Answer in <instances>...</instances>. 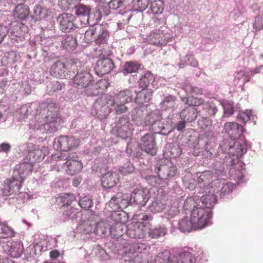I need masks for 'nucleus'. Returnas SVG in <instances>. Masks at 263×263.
<instances>
[{
  "label": "nucleus",
  "mask_w": 263,
  "mask_h": 263,
  "mask_svg": "<svg viewBox=\"0 0 263 263\" xmlns=\"http://www.w3.org/2000/svg\"><path fill=\"white\" fill-rule=\"evenodd\" d=\"M245 146L240 144L238 142H235L234 145H230L229 147L230 153L234 156H236L237 158L241 157L246 152L245 151Z\"/></svg>",
  "instance_id": "49530a36"
},
{
  "label": "nucleus",
  "mask_w": 263,
  "mask_h": 263,
  "mask_svg": "<svg viewBox=\"0 0 263 263\" xmlns=\"http://www.w3.org/2000/svg\"><path fill=\"white\" fill-rule=\"evenodd\" d=\"M176 97L172 95L164 97L163 100L160 104L161 109L164 110L173 109L176 104Z\"/></svg>",
  "instance_id": "c85d7f7f"
},
{
  "label": "nucleus",
  "mask_w": 263,
  "mask_h": 263,
  "mask_svg": "<svg viewBox=\"0 0 263 263\" xmlns=\"http://www.w3.org/2000/svg\"><path fill=\"white\" fill-rule=\"evenodd\" d=\"M197 116L196 109L195 108H185L182 110L180 114V118L187 122L194 121Z\"/></svg>",
  "instance_id": "cd10ccee"
},
{
  "label": "nucleus",
  "mask_w": 263,
  "mask_h": 263,
  "mask_svg": "<svg viewBox=\"0 0 263 263\" xmlns=\"http://www.w3.org/2000/svg\"><path fill=\"white\" fill-rule=\"evenodd\" d=\"M190 218L185 217L182 218L179 222V229L183 232H190L193 230H198L194 225V222Z\"/></svg>",
  "instance_id": "b1692460"
},
{
  "label": "nucleus",
  "mask_w": 263,
  "mask_h": 263,
  "mask_svg": "<svg viewBox=\"0 0 263 263\" xmlns=\"http://www.w3.org/2000/svg\"><path fill=\"white\" fill-rule=\"evenodd\" d=\"M30 14L29 7L24 4H18L13 10V16L17 21L26 20Z\"/></svg>",
  "instance_id": "6ab92c4d"
},
{
  "label": "nucleus",
  "mask_w": 263,
  "mask_h": 263,
  "mask_svg": "<svg viewBox=\"0 0 263 263\" xmlns=\"http://www.w3.org/2000/svg\"><path fill=\"white\" fill-rule=\"evenodd\" d=\"M145 107L144 106L135 108L132 112V121L137 126L146 125L147 123L146 121L145 114L144 111Z\"/></svg>",
  "instance_id": "a211bd4d"
},
{
  "label": "nucleus",
  "mask_w": 263,
  "mask_h": 263,
  "mask_svg": "<svg viewBox=\"0 0 263 263\" xmlns=\"http://www.w3.org/2000/svg\"><path fill=\"white\" fill-rule=\"evenodd\" d=\"M190 216L194 222V226L199 230L204 228L210 223L212 212L210 210L200 206L191 211Z\"/></svg>",
  "instance_id": "f257e3e1"
},
{
  "label": "nucleus",
  "mask_w": 263,
  "mask_h": 263,
  "mask_svg": "<svg viewBox=\"0 0 263 263\" xmlns=\"http://www.w3.org/2000/svg\"><path fill=\"white\" fill-rule=\"evenodd\" d=\"M63 48L67 50H72L75 49L77 45V42L76 38L71 35L66 36L62 41Z\"/></svg>",
  "instance_id": "79ce46f5"
},
{
  "label": "nucleus",
  "mask_w": 263,
  "mask_h": 263,
  "mask_svg": "<svg viewBox=\"0 0 263 263\" xmlns=\"http://www.w3.org/2000/svg\"><path fill=\"white\" fill-rule=\"evenodd\" d=\"M75 17L73 15L68 13H63L60 15L58 20L60 23V29L62 31L69 32L75 28L74 21Z\"/></svg>",
  "instance_id": "f8f14e48"
},
{
  "label": "nucleus",
  "mask_w": 263,
  "mask_h": 263,
  "mask_svg": "<svg viewBox=\"0 0 263 263\" xmlns=\"http://www.w3.org/2000/svg\"><path fill=\"white\" fill-rule=\"evenodd\" d=\"M140 146L141 149L152 156L157 153L155 138L152 134H146L140 140Z\"/></svg>",
  "instance_id": "39448f33"
},
{
  "label": "nucleus",
  "mask_w": 263,
  "mask_h": 263,
  "mask_svg": "<svg viewBox=\"0 0 263 263\" xmlns=\"http://www.w3.org/2000/svg\"><path fill=\"white\" fill-rule=\"evenodd\" d=\"M203 195L200 199L202 204L205 206V209L210 210L212 208L217 201L216 196L213 193H210Z\"/></svg>",
  "instance_id": "7c9ffc66"
},
{
  "label": "nucleus",
  "mask_w": 263,
  "mask_h": 263,
  "mask_svg": "<svg viewBox=\"0 0 263 263\" xmlns=\"http://www.w3.org/2000/svg\"><path fill=\"white\" fill-rule=\"evenodd\" d=\"M147 233L152 238H158L165 236L167 233V229L163 227L155 228L153 229H150L149 228V230Z\"/></svg>",
  "instance_id": "de8ad7c7"
},
{
  "label": "nucleus",
  "mask_w": 263,
  "mask_h": 263,
  "mask_svg": "<svg viewBox=\"0 0 263 263\" xmlns=\"http://www.w3.org/2000/svg\"><path fill=\"white\" fill-rule=\"evenodd\" d=\"M213 177V173L210 171H205L199 174L197 178V182L200 186L205 187L206 185L210 187H213L214 185H220V181L219 180L211 181Z\"/></svg>",
  "instance_id": "4468645a"
},
{
  "label": "nucleus",
  "mask_w": 263,
  "mask_h": 263,
  "mask_svg": "<svg viewBox=\"0 0 263 263\" xmlns=\"http://www.w3.org/2000/svg\"><path fill=\"white\" fill-rule=\"evenodd\" d=\"M152 97V92L149 89H143L139 92L136 97V101L139 103H147Z\"/></svg>",
  "instance_id": "4c0bfd02"
},
{
  "label": "nucleus",
  "mask_w": 263,
  "mask_h": 263,
  "mask_svg": "<svg viewBox=\"0 0 263 263\" xmlns=\"http://www.w3.org/2000/svg\"><path fill=\"white\" fill-rule=\"evenodd\" d=\"M84 92L88 96H98L100 92L96 83H94L93 79L92 80V83L89 84V86L84 91Z\"/></svg>",
  "instance_id": "603ef678"
},
{
  "label": "nucleus",
  "mask_w": 263,
  "mask_h": 263,
  "mask_svg": "<svg viewBox=\"0 0 263 263\" xmlns=\"http://www.w3.org/2000/svg\"><path fill=\"white\" fill-rule=\"evenodd\" d=\"M23 252V245L20 242H13L9 250V255L14 258L20 257Z\"/></svg>",
  "instance_id": "a18cd8bd"
},
{
  "label": "nucleus",
  "mask_w": 263,
  "mask_h": 263,
  "mask_svg": "<svg viewBox=\"0 0 263 263\" xmlns=\"http://www.w3.org/2000/svg\"><path fill=\"white\" fill-rule=\"evenodd\" d=\"M149 230V224L143 222L132 223L127 230L128 236L132 238L142 239Z\"/></svg>",
  "instance_id": "7ed1b4c3"
},
{
  "label": "nucleus",
  "mask_w": 263,
  "mask_h": 263,
  "mask_svg": "<svg viewBox=\"0 0 263 263\" xmlns=\"http://www.w3.org/2000/svg\"><path fill=\"white\" fill-rule=\"evenodd\" d=\"M139 69V66L134 62H127L124 65V70L127 73H135Z\"/></svg>",
  "instance_id": "4d7b16f0"
},
{
  "label": "nucleus",
  "mask_w": 263,
  "mask_h": 263,
  "mask_svg": "<svg viewBox=\"0 0 263 263\" xmlns=\"http://www.w3.org/2000/svg\"><path fill=\"white\" fill-rule=\"evenodd\" d=\"M124 224L121 222L115 223L110 228L109 234L115 238L122 236L124 233Z\"/></svg>",
  "instance_id": "a19ab883"
},
{
  "label": "nucleus",
  "mask_w": 263,
  "mask_h": 263,
  "mask_svg": "<svg viewBox=\"0 0 263 263\" xmlns=\"http://www.w3.org/2000/svg\"><path fill=\"white\" fill-rule=\"evenodd\" d=\"M78 140L72 136H62L55 138L53 146L59 151L67 152L77 147Z\"/></svg>",
  "instance_id": "f03ea898"
},
{
  "label": "nucleus",
  "mask_w": 263,
  "mask_h": 263,
  "mask_svg": "<svg viewBox=\"0 0 263 263\" xmlns=\"http://www.w3.org/2000/svg\"><path fill=\"white\" fill-rule=\"evenodd\" d=\"M251 111L246 110L245 111L240 112L237 116V119L239 122L245 124L247 121L251 119L252 117Z\"/></svg>",
  "instance_id": "13d9d810"
},
{
  "label": "nucleus",
  "mask_w": 263,
  "mask_h": 263,
  "mask_svg": "<svg viewBox=\"0 0 263 263\" xmlns=\"http://www.w3.org/2000/svg\"><path fill=\"white\" fill-rule=\"evenodd\" d=\"M176 257L172 255L168 250L159 253L155 259V263H177Z\"/></svg>",
  "instance_id": "5701e85b"
},
{
  "label": "nucleus",
  "mask_w": 263,
  "mask_h": 263,
  "mask_svg": "<svg viewBox=\"0 0 263 263\" xmlns=\"http://www.w3.org/2000/svg\"><path fill=\"white\" fill-rule=\"evenodd\" d=\"M32 166L30 162L20 163L15 166L13 175L15 177H22L24 179V175L31 172Z\"/></svg>",
  "instance_id": "4be33fe9"
},
{
  "label": "nucleus",
  "mask_w": 263,
  "mask_h": 263,
  "mask_svg": "<svg viewBox=\"0 0 263 263\" xmlns=\"http://www.w3.org/2000/svg\"><path fill=\"white\" fill-rule=\"evenodd\" d=\"M68 68L60 61L55 62L51 67L50 72L51 76L59 79H68Z\"/></svg>",
  "instance_id": "9b49d317"
},
{
  "label": "nucleus",
  "mask_w": 263,
  "mask_h": 263,
  "mask_svg": "<svg viewBox=\"0 0 263 263\" xmlns=\"http://www.w3.org/2000/svg\"><path fill=\"white\" fill-rule=\"evenodd\" d=\"M155 80L154 75L152 72L147 71L139 80V84L141 88L146 89L150 84H153Z\"/></svg>",
  "instance_id": "473e14b6"
},
{
  "label": "nucleus",
  "mask_w": 263,
  "mask_h": 263,
  "mask_svg": "<svg viewBox=\"0 0 263 263\" xmlns=\"http://www.w3.org/2000/svg\"><path fill=\"white\" fill-rule=\"evenodd\" d=\"M15 235L14 230L4 223L0 222V238H12Z\"/></svg>",
  "instance_id": "c03bdc74"
},
{
  "label": "nucleus",
  "mask_w": 263,
  "mask_h": 263,
  "mask_svg": "<svg viewBox=\"0 0 263 263\" xmlns=\"http://www.w3.org/2000/svg\"><path fill=\"white\" fill-rule=\"evenodd\" d=\"M90 11L89 7L83 4H80L76 7V13L77 17L79 18L82 17L83 20H84L85 18H87Z\"/></svg>",
  "instance_id": "09e8293b"
},
{
  "label": "nucleus",
  "mask_w": 263,
  "mask_h": 263,
  "mask_svg": "<svg viewBox=\"0 0 263 263\" xmlns=\"http://www.w3.org/2000/svg\"><path fill=\"white\" fill-rule=\"evenodd\" d=\"M48 14V10L40 6H36L34 9V16L36 20L44 19L47 16Z\"/></svg>",
  "instance_id": "8fccbe9b"
},
{
  "label": "nucleus",
  "mask_w": 263,
  "mask_h": 263,
  "mask_svg": "<svg viewBox=\"0 0 263 263\" xmlns=\"http://www.w3.org/2000/svg\"><path fill=\"white\" fill-rule=\"evenodd\" d=\"M93 76L89 72H83L77 73L74 77L73 85L78 89H83L84 91L92 83Z\"/></svg>",
  "instance_id": "1a4fd4ad"
},
{
  "label": "nucleus",
  "mask_w": 263,
  "mask_h": 263,
  "mask_svg": "<svg viewBox=\"0 0 263 263\" xmlns=\"http://www.w3.org/2000/svg\"><path fill=\"white\" fill-rule=\"evenodd\" d=\"M134 7L138 11H143L148 6L149 0H134Z\"/></svg>",
  "instance_id": "864d4df0"
},
{
  "label": "nucleus",
  "mask_w": 263,
  "mask_h": 263,
  "mask_svg": "<svg viewBox=\"0 0 263 263\" xmlns=\"http://www.w3.org/2000/svg\"><path fill=\"white\" fill-rule=\"evenodd\" d=\"M129 0H111L108 3L110 9L116 10L121 7L124 3H128Z\"/></svg>",
  "instance_id": "e2e57ef3"
},
{
  "label": "nucleus",
  "mask_w": 263,
  "mask_h": 263,
  "mask_svg": "<svg viewBox=\"0 0 263 263\" xmlns=\"http://www.w3.org/2000/svg\"><path fill=\"white\" fill-rule=\"evenodd\" d=\"M148 43L157 46H164L167 45L171 39L169 36L163 32H153L147 37Z\"/></svg>",
  "instance_id": "ddd939ff"
},
{
  "label": "nucleus",
  "mask_w": 263,
  "mask_h": 263,
  "mask_svg": "<svg viewBox=\"0 0 263 263\" xmlns=\"http://www.w3.org/2000/svg\"><path fill=\"white\" fill-rule=\"evenodd\" d=\"M176 257L177 263H196V258L191 253L184 252L180 253Z\"/></svg>",
  "instance_id": "58836bf2"
},
{
  "label": "nucleus",
  "mask_w": 263,
  "mask_h": 263,
  "mask_svg": "<svg viewBox=\"0 0 263 263\" xmlns=\"http://www.w3.org/2000/svg\"><path fill=\"white\" fill-rule=\"evenodd\" d=\"M151 9L154 14L161 13L163 10V2H156L152 1Z\"/></svg>",
  "instance_id": "6e6d98bb"
},
{
  "label": "nucleus",
  "mask_w": 263,
  "mask_h": 263,
  "mask_svg": "<svg viewBox=\"0 0 263 263\" xmlns=\"http://www.w3.org/2000/svg\"><path fill=\"white\" fill-rule=\"evenodd\" d=\"M98 26L101 28V30L96 32L95 41L98 44L105 43L108 37V32L104 25L98 24Z\"/></svg>",
  "instance_id": "e433bc0d"
},
{
  "label": "nucleus",
  "mask_w": 263,
  "mask_h": 263,
  "mask_svg": "<svg viewBox=\"0 0 263 263\" xmlns=\"http://www.w3.org/2000/svg\"><path fill=\"white\" fill-rule=\"evenodd\" d=\"M133 95L132 92L129 89H125L120 91L115 98V101L112 104L116 103H128L132 101Z\"/></svg>",
  "instance_id": "a878e982"
},
{
  "label": "nucleus",
  "mask_w": 263,
  "mask_h": 263,
  "mask_svg": "<svg viewBox=\"0 0 263 263\" xmlns=\"http://www.w3.org/2000/svg\"><path fill=\"white\" fill-rule=\"evenodd\" d=\"M181 149L177 144H171L170 145V157L173 158L178 157L181 154Z\"/></svg>",
  "instance_id": "5fc2aeb1"
},
{
  "label": "nucleus",
  "mask_w": 263,
  "mask_h": 263,
  "mask_svg": "<svg viewBox=\"0 0 263 263\" xmlns=\"http://www.w3.org/2000/svg\"><path fill=\"white\" fill-rule=\"evenodd\" d=\"M24 179L22 177H15L14 175L11 179L6 180L8 184L4 189L3 193L6 196H8L18 192L23 182Z\"/></svg>",
  "instance_id": "9d476101"
},
{
  "label": "nucleus",
  "mask_w": 263,
  "mask_h": 263,
  "mask_svg": "<svg viewBox=\"0 0 263 263\" xmlns=\"http://www.w3.org/2000/svg\"><path fill=\"white\" fill-rule=\"evenodd\" d=\"M198 125L201 128L205 129L211 126L212 121L208 117L202 118L198 121Z\"/></svg>",
  "instance_id": "0e129e2a"
},
{
  "label": "nucleus",
  "mask_w": 263,
  "mask_h": 263,
  "mask_svg": "<svg viewBox=\"0 0 263 263\" xmlns=\"http://www.w3.org/2000/svg\"><path fill=\"white\" fill-rule=\"evenodd\" d=\"M167 200L165 197H157L149 206V210L153 213L162 211L166 208Z\"/></svg>",
  "instance_id": "393cba45"
},
{
  "label": "nucleus",
  "mask_w": 263,
  "mask_h": 263,
  "mask_svg": "<svg viewBox=\"0 0 263 263\" xmlns=\"http://www.w3.org/2000/svg\"><path fill=\"white\" fill-rule=\"evenodd\" d=\"M81 63L79 61L70 60L66 65L68 68V78H74L76 73H79L78 71L81 68Z\"/></svg>",
  "instance_id": "72a5a7b5"
},
{
  "label": "nucleus",
  "mask_w": 263,
  "mask_h": 263,
  "mask_svg": "<svg viewBox=\"0 0 263 263\" xmlns=\"http://www.w3.org/2000/svg\"><path fill=\"white\" fill-rule=\"evenodd\" d=\"M225 132L231 137H236L242 133V127L236 122H226L224 125Z\"/></svg>",
  "instance_id": "aec40b11"
},
{
  "label": "nucleus",
  "mask_w": 263,
  "mask_h": 263,
  "mask_svg": "<svg viewBox=\"0 0 263 263\" xmlns=\"http://www.w3.org/2000/svg\"><path fill=\"white\" fill-rule=\"evenodd\" d=\"M79 204L82 208L88 209L92 206L93 202L88 196H85L80 200Z\"/></svg>",
  "instance_id": "052dcab7"
},
{
  "label": "nucleus",
  "mask_w": 263,
  "mask_h": 263,
  "mask_svg": "<svg viewBox=\"0 0 263 263\" xmlns=\"http://www.w3.org/2000/svg\"><path fill=\"white\" fill-rule=\"evenodd\" d=\"M102 17L101 12L100 11L95 10L91 12H89L87 18H85L84 20L80 21L83 24H86L87 23H91L92 25L98 24L97 23L101 20Z\"/></svg>",
  "instance_id": "2f4dec72"
},
{
  "label": "nucleus",
  "mask_w": 263,
  "mask_h": 263,
  "mask_svg": "<svg viewBox=\"0 0 263 263\" xmlns=\"http://www.w3.org/2000/svg\"><path fill=\"white\" fill-rule=\"evenodd\" d=\"M63 167L67 174L74 175L80 173L83 168L82 162L78 160L76 155L68 158L64 164Z\"/></svg>",
  "instance_id": "6e6552de"
},
{
  "label": "nucleus",
  "mask_w": 263,
  "mask_h": 263,
  "mask_svg": "<svg viewBox=\"0 0 263 263\" xmlns=\"http://www.w3.org/2000/svg\"><path fill=\"white\" fill-rule=\"evenodd\" d=\"M176 173L177 168L174 163L168 159H165L158 169V175L168 180L174 177Z\"/></svg>",
  "instance_id": "423d86ee"
},
{
  "label": "nucleus",
  "mask_w": 263,
  "mask_h": 263,
  "mask_svg": "<svg viewBox=\"0 0 263 263\" xmlns=\"http://www.w3.org/2000/svg\"><path fill=\"white\" fill-rule=\"evenodd\" d=\"M152 179L154 181L156 185H158L160 187H163L168 185L167 182L165 181V178L162 177V176H154L152 177Z\"/></svg>",
  "instance_id": "774afa93"
},
{
  "label": "nucleus",
  "mask_w": 263,
  "mask_h": 263,
  "mask_svg": "<svg viewBox=\"0 0 263 263\" xmlns=\"http://www.w3.org/2000/svg\"><path fill=\"white\" fill-rule=\"evenodd\" d=\"M148 190L146 189L139 187L135 189L129 198V201L133 199L136 204L144 205L148 200Z\"/></svg>",
  "instance_id": "2eb2a0df"
},
{
  "label": "nucleus",
  "mask_w": 263,
  "mask_h": 263,
  "mask_svg": "<svg viewBox=\"0 0 263 263\" xmlns=\"http://www.w3.org/2000/svg\"><path fill=\"white\" fill-rule=\"evenodd\" d=\"M129 202V197L125 195H122L120 197H113L108 202L109 206L112 211H117L127 206ZM120 214L115 212L112 214V217L119 216Z\"/></svg>",
  "instance_id": "0eeeda50"
},
{
  "label": "nucleus",
  "mask_w": 263,
  "mask_h": 263,
  "mask_svg": "<svg viewBox=\"0 0 263 263\" xmlns=\"http://www.w3.org/2000/svg\"><path fill=\"white\" fill-rule=\"evenodd\" d=\"M224 110V116L225 117H230L234 113V109L232 102L225 100L221 103Z\"/></svg>",
  "instance_id": "3c124183"
},
{
  "label": "nucleus",
  "mask_w": 263,
  "mask_h": 263,
  "mask_svg": "<svg viewBox=\"0 0 263 263\" xmlns=\"http://www.w3.org/2000/svg\"><path fill=\"white\" fill-rule=\"evenodd\" d=\"M135 171L134 166L129 163L126 166H121L119 168L120 172L123 175H127L133 173Z\"/></svg>",
  "instance_id": "338daca9"
},
{
  "label": "nucleus",
  "mask_w": 263,
  "mask_h": 263,
  "mask_svg": "<svg viewBox=\"0 0 263 263\" xmlns=\"http://www.w3.org/2000/svg\"><path fill=\"white\" fill-rule=\"evenodd\" d=\"M32 149H30L27 154V158L29 162L31 164H34L36 161H40L44 158L42 151L39 146L32 144Z\"/></svg>",
  "instance_id": "412c9836"
},
{
  "label": "nucleus",
  "mask_w": 263,
  "mask_h": 263,
  "mask_svg": "<svg viewBox=\"0 0 263 263\" xmlns=\"http://www.w3.org/2000/svg\"><path fill=\"white\" fill-rule=\"evenodd\" d=\"M98 88L100 90V92L102 93L103 91L106 90L109 86V83L108 80L103 79L96 82Z\"/></svg>",
  "instance_id": "69168bd1"
},
{
  "label": "nucleus",
  "mask_w": 263,
  "mask_h": 263,
  "mask_svg": "<svg viewBox=\"0 0 263 263\" xmlns=\"http://www.w3.org/2000/svg\"><path fill=\"white\" fill-rule=\"evenodd\" d=\"M199 199L198 197H189L185 200L183 208L184 211H193L194 209L200 207Z\"/></svg>",
  "instance_id": "f704fd0d"
},
{
  "label": "nucleus",
  "mask_w": 263,
  "mask_h": 263,
  "mask_svg": "<svg viewBox=\"0 0 263 263\" xmlns=\"http://www.w3.org/2000/svg\"><path fill=\"white\" fill-rule=\"evenodd\" d=\"M78 210L77 209L73 206L68 207L64 211L63 215L66 217V219H73L75 218L77 213L78 212Z\"/></svg>",
  "instance_id": "680f3d73"
},
{
  "label": "nucleus",
  "mask_w": 263,
  "mask_h": 263,
  "mask_svg": "<svg viewBox=\"0 0 263 263\" xmlns=\"http://www.w3.org/2000/svg\"><path fill=\"white\" fill-rule=\"evenodd\" d=\"M114 67V64L110 59H100L97 62L96 71L98 74L104 75L110 72Z\"/></svg>",
  "instance_id": "dca6fc26"
},
{
  "label": "nucleus",
  "mask_w": 263,
  "mask_h": 263,
  "mask_svg": "<svg viewBox=\"0 0 263 263\" xmlns=\"http://www.w3.org/2000/svg\"><path fill=\"white\" fill-rule=\"evenodd\" d=\"M115 128L118 136L123 139L129 137L133 130V125L126 116H122L119 119Z\"/></svg>",
  "instance_id": "20e7f679"
},
{
  "label": "nucleus",
  "mask_w": 263,
  "mask_h": 263,
  "mask_svg": "<svg viewBox=\"0 0 263 263\" xmlns=\"http://www.w3.org/2000/svg\"><path fill=\"white\" fill-rule=\"evenodd\" d=\"M101 181L104 187H112L119 181L118 174L116 172H108L102 176Z\"/></svg>",
  "instance_id": "f3484780"
},
{
  "label": "nucleus",
  "mask_w": 263,
  "mask_h": 263,
  "mask_svg": "<svg viewBox=\"0 0 263 263\" xmlns=\"http://www.w3.org/2000/svg\"><path fill=\"white\" fill-rule=\"evenodd\" d=\"M110 227L107 221L101 220L97 223L95 232L97 235L105 236L109 232Z\"/></svg>",
  "instance_id": "c756f323"
},
{
  "label": "nucleus",
  "mask_w": 263,
  "mask_h": 263,
  "mask_svg": "<svg viewBox=\"0 0 263 263\" xmlns=\"http://www.w3.org/2000/svg\"><path fill=\"white\" fill-rule=\"evenodd\" d=\"M149 248L146 243H132L128 246V252L130 253H142L147 251Z\"/></svg>",
  "instance_id": "ea45409f"
},
{
  "label": "nucleus",
  "mask_w": 263,
  "mask_h": 263,
  "mask_svg": "<svg viewBox=\"0 0 263 263\" xmlns=\"http://www.w3.org/2000/svg\"><path fill=\"white\" fill-rule=\"evenodd\" d=\"M185 103L190 106H197L203 105V100L201 98L194 97H189L186 98Z\"/></svg>",
  "instance_id": "bf43d9fd"
},
{
  "label": "nucleus",
  "mask_w": 263,
  "mask_h": 263,
  "mask_svg": "<svg viewBox=\"0 0 263 263\" xmlns=\"http://www.w3.org/2000/svg\"><path fill=\"white\" fill-rule=\"evenodd\" d=\"M100 30L101 28L98 26V24L90 26L89 29H87L85 33L84 39L86 42L88 43L93 40L95 41L96 32H98L100 31Z\"/></svg>",
  "instance_id": "37998d69"
},
{
  "label": "nucleus",
  "mask_w": 263,
  "mask_h": 263,
  "mask_svg": "<svg viewBox=\"0 0 263 263\" xmlns=\"http://www.w3.org/2000/svg\"><path fill=\"white\" fill-rule=\"evenodd\" d=\"M76 196L72 193H62L59 195L57 201L63 206L70 205L75 200Z\"/></svg>",
  "instance_id": "c9c22d12"
},
{
  "label": "nucleus",
  "mask_w": 263,
  "mask_h": 263,
  "mask_svg": "<svg viewBox=\"0 0 263 263\" xmlns=\"http://www.w3.org/2000/svg\"><path fill=\"white\" fill-rule=\"evenodd\" d=\"M217 101L211 100L204 103L202 105L204 115L207 116H214L218 111Z\"/></svg>",
  "instance_id": "bb28decb"
}]
</instances>
